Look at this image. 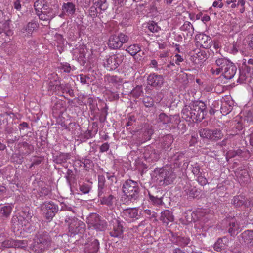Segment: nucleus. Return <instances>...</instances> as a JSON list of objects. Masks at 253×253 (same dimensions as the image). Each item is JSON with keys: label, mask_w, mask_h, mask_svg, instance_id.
<instances>
[{"label": "nucleus", "mask_w": 253, "mask_h": 253, "mask_svg": "<svg viewBox=\"0 0 253 253\" xmlns=\"http://www.w3.org/2000/svg\"><path fill=\"white\" fill-rule=\"evenodd\" d=\"M239 49V45L237 43L234 42L230 47L229 52L231 53L235 54L237 52Z\"/></svg>", "instance_id": "nucleus-47"}, {"label": "nucleus", "mask_w": 253, "mask_h": 253, "mask_svg": "<svg viewBox=\"0 0 253 253\" xmlns=\"http://www.w3.org/2000/svg\"><path fill=\"white\" fill-rule=\"evenodd\" d=\"M221 1L222 0H215L212 4V6L214 8H222L223 6V4Z\"/></svg>", "instance_id": "nucleus-53"}, {"label": "nucleus", "mask_w": 253, "mask_h": 253, "mask_svg": "<svg viewBox=\"0 0 253 253\" xmlns=\"http://www.w3.org/2000/svg\"><path fill=\"white\" fill-rule=\"evenodd\" d=\"M42 210L48 219L52 218L58 211L57 206L50 202H45L42 206Z\"/></svg>", "instance_id": "nucleus-14"}, {"label": "nucleus", "mask_w": 253, "mask_h": 253, "mask_svg": "<svg viewBox=\"0 0 253 253\" xmlns=\"http://www.w3.org/2000/svg\"><path fill=\"white\" fill-rule=\"evenodd\" d=\"M124 59L122 55L113 54L106 57L104 62V66L108 70H114L122 63Z\"/></svg>", "instance_id": "nucleus-10"}, {"label": "nucleus", "mask_w": 253, "mask_h": 253, "mask_svg": "<svg viewBox=\"0 0 253 253\" xmlns=\"http://www.w3.org/2000/svg\"><path fill=\"white\" fill-rule=\"evenodd\" d=\"M195 41L198 46H200L205 49L210 48L212 43L211 38L204 33L197 34L195 36Z\"/></svg>", "instance_id": "nucleus-12"}, {"label": "nucleus", "mask_w": 253, "mask_h": 253, "mask_svg": "<svg viewBox=\"0 0 253 253\" xmlns=\"http://www.w3.org/2000/svg\"><path fill=\"white\" fill-rule=\"evenodd\" d=\"M141 50V47L138 44H133L128 46L126 51L130 55L134 56Z\"/></svg>", "instance_id": "nucleus-35"}, {"label": "nucleus", "mask_w": 253, "mask_h": 253, "mask_svg": "<svg viewBox=\"0 0 253 253\" xmlns=\"http://www.w3.org/2000/svg\"><path fill=\"white\" fill-rule=\"evenodd\" d=\"M37 28V24L35 22H29L24 27V30L28 33H31L33 30Z\"/></svg>", "instance_id": "nucleus-39"}, {"label": "nucleus", "mask_w": 253, "mask_h": 253, "mask_svg": "<svg viewBox=\"0 0 253 253\" xmlns=\"http://www.w3.org/2000/svg\"><path fill=\"white\" fill-rule=\"evenodd\" d=\"M12 241L6 240L3 242L1 244L2 247L9 248L13 246Z\"/></svg>", "instance_id": "nucleus-52"}, {"label": "nucleus", "mask_w": 253, "mask_h": 253, "mask_svg": "<svg viewBox=\"0 0 253 253\" xmlns=\"http://www.w3.org/2000/svg\"><path fill=\"white\" fill-rule=\"evenodd\" d=\"M14 7L16 10H20L21 9V4L19 0H16L14 1Z\"/></svg>", "instance_id": "nucleus-58"}, {"label": "nucleus", "mask_w": 253, "mask_h": 253, "mask_svg": "<svg viewBox=\"0 0 253 253\" xmlns=\"http://www.w3.org/2000/svg\"><path fill=\"white\" fill-rule=\"evenodd\" d=\"M49 81L48 83L49 89L53 91H56L57 90L63 89V86H66L68 88L69 84H61L58 80V76L57 74L53 73L50 75L49 77Z\"/></svg>", "instance_id": "nucleus-13"}, {"label": "nucleus", "mask_w": 253, "mask_h": 253, "mask_svg": "<svg viewBox=\"0 0 253 253\" xmlns=\"http://www.w3.org/2000/svg\"><path fill=\"white\" fill-rule=\"evenodd\" d=\"M110 224V236L116 238L121 237L123 232L121 222L118 218H114L111 220Z\"/></svg>", "instance_id": "nucleus-11"}, {"label": "nucleus", "mask_w": 253, "mask_h": 253, "mask_svg": "<svg viewBox=\"0 0 253 253\" xmlns=\"http://www.w3.org/2000/svg\"><path fill=\"white\" fill-rule=\"evenodd\" d=\"M123 192L127 197L136 199L139 192L137 182L132 180L126 181L123 185Z\"/></svg>", "instance_id": "nucleus-7"}, {"label": "nucleus", "mask_w": 253, "mask_h": 253, "mask_svg": "<svg viewBox=\"0 0 253 253\" xmlns=\"http://www.w3.org/2000/svg\"><path fill=\"white\" fill-rule=\"evenodd\" d=\"M190 239L187 237H182L179 239L180 244L181 245L186 246L190 242Z\"/></svg>", "instance_id": "nucleus-49"}, {"label": "nucleus", "mask_w": 253, "mask_h": 253, "mask_svg": "<svg viewBox=\"0 0 253 253\" xmlns=\"http://www.w3.org/2000/svg\"><path fill=\"white\" fill-rule=\"evenodd\" d=\"M227 3L232 9L240 7L241 13H243L245 11V0H231L227 1Z\"/></svg>", "instance_id": "nucleus-25"}, {"label": "nucleus", "mask_w": 253, "mask_h": 253, "mask_svg": "<svg viewBox=\"0 0 253 253\" xmlns=\"http://www.w3.org/2000/svg\"><path fill=\"white\" fill-rule=\"evenodd\" d=\"M60 69L64 72L69 73L71 70V67L70 64L67 63L62 64L60 67Z\"/></svg>", "instance_id": "nucleus-45"}, {"label": "nucleus", "mask_w": 253, "mask_h": 253, "mask_svg": "<svg viewBox=\"0 0 253 253\" xmlns=\"http://www.w3.org/2000/svg\"><path fill=\"white\" fill-rule=\"evenodd\" d=\"M99 247V243L97 239H92L91 241L85 244V252L87 253L96 252Z\"/></svg>", "instance_id": "nucleus-23"}, {"label": "nucleus", "mask_w": 253, "mask_h": 253, "mask_svg": "<svg viewBox=\"0 0 253 253\" xmlns=\"http://www.w3.org/2000/svg\"><path fill=\"white\" fill-rule=\"evenodd\" d=\"M241 231V224L236 218H232L229 222L228 232L231 236L238 234Z\"/></svg>", "instance_id": "nucleus-18"}, {"label": "nucleus", "mask_w": 253, "mask_h": 253, "mask_svg": "<svg viewBox=\"0 0 253 253\" xmlns=\"http://www.w3.org/2000/svg\"><path fill=\"white\" fill-rule=\"evenodd\" d=\"M86 222L90 227H92L96 230L103 231L106 227V222L101 220L99 216L96 213L91 214L87 217Z\"/></svg>", "instance_id": "nucleus-9"}, {"label": "nucleus", "mask_w": 253, "mask_h": 253, "mask_svg": "<svg viewBox=\"0 0 253 253\" xmlns=\"http://www.w3.org/2000/svg\"><path fill=\"white\" fill-rule=\"evenodd\" d=\"M97 7L94 5L91 6L89 9V12L91 16H95L97 13Z\"/></svg>", "instance_id": "nucleus-54"}, {"label": "nucleus", "mask_w": 253, "mask_h": 253, "mask_svg": "<svg viewBox=\"0 0 253 253\" xmlns=\"http://www.w3.org/2000/svg\"><path fill=\"white\" fill-rule=\"evenodd\" d=\"M212 131V134H211V140L216 141L219 139H221L222 138L223 135L220 130L216 129Z\"/></svg>", "instance_id": "nucleus-37"}, {"label": "nucleus", "mask_w": 253, "mask_h": 253, "mask_svg": "<svg viewBox=\"0 0 253 253\" xmlns=\"http://www.w3.org/2000/svg\"><path fill=\"white\" fill-rule=\"evenodd\" d=\"M197 180L201 185H205L208 183L207 179L201 174L197 176Z\"/></svg>", "instance_id": "nucleus-43"}, {"label": "nucleus", "mask_w": 253, "mask_h": 253, "mask_svg": "<svg viewBox=\"0 0 253 253\" xmlns=\"http://www.w3.org/2000/svg\"><path fill=\"white\" fill-rule=\"evenodd\" d=\"M231 61L227 58L221 57L217 59L215 61L216 65L219 67L222 70H223L225 67L229 64Z\"/></svg>", "instance_id": "nucleus-33"}, {"label": "nucleus", "mask_w": 253, "mask_h": 253, "mask_svg": "<svg viewBox=\"0 0 253 253\" xmlns=\"http://www.w3.org/2000/svg\"><path fill=\"white\" fill-rule=\"evenodd\" d=\"M145 159L150 161H156L159 158V154L156 150L148 148L144 153Z\"/></svg>", "instance_id": "nucleus-24"}, {"label": "nucleus", "mask_w": 253, "mask_h": 253, "mask_svg": "<svg viewBox=\"0 0 253 253\" xmlns=\"http://www.w3.org/2000/svg\"><path fill=\"white\" fill-rule=\"evenodd\" d=\"M123 216L127 221L131 222L138 218V210L135 208L126 209L123 212Z\"/></svg>", "instance_id": "nucleus-17"}, {"label": "nucleus", "mask_w": 253, "mask_h": 253, "mask_svg": "<svg viewBox=\"0 0 253 253\" xmlns=\"http://www.w3.org/2000/svg\"><path fill=\"white\" fill-rule=\"evenodd\" d=\"M142 92V87L137 86L132 90L131 94L135 98H138L141 95Z\"/></svg>", "instance_id": "nucleus-38"}, {"label": "nucleus", "mask_w": 253, "mask_h": 253, "mask_svg": "<svg viewBox=\"0 0 253 253\" xmlns=\"http://www.w3.org/2000/svg\"><path fill=\"white\" fill-rule=\"evenodd\" d=\"M192 172L196 176L201 174L200 166L197 164H195L193 167Z\"/></svg>", "instance_id": "nucleus-46"}, {"label": "nucleus", "mask_w": 253, "mask_h": 253, "mask_svg": "<svg viewBox=\"0 0 253 253\" xmlns=\"http://www.w3.org/2000/svg\"><path fill=\"white\" fill-rule=\"evenodd\" d=\"M77 79L80 81L83 84H84L86 83V77L85 75L83 74L80 75L79 77L77 78Z\"/></svg>", "instance_id": "nucleus-55"}, {"label": "nucleus", "mask_w": 253, "mask_h": 253, "mask_svg": "<svg viewBox=\"0 0 253 253\" xmlns=\"http://www.w3.org/2000/svg\"><path fill=\"white\" fill-rule=\"evenodd\" d=\"M236 71V66L233 63L230 62V63L227 65L224 68L223 71V76L226 79H230L234 76Z\"/></svg>", "instance_id": "nucleus-21"}, {"label": "nucleus", "mask_w": 253, "mask_h": 253, "mask_svg": "<svg viewBox=\"0 0 253 253\" xmlns=\"http://www.w3.org/2000/svg\"><path fill=\"white\" fill-rule=\"evenodd\" d=\"M150 201L155 205H161L162 203L161 198L155 197L153 196H150Z\"/></svg>", "instance_id": "nucleus-44"}, {"label": "nucleus", "mask_w": 253, "mask_h": 253, "mask_svg": "<svg viewBox=\"0 0 253 253\" xmlns=\"http://www.w3.org/2000/svg\"><path fill=\"white\" fill-rule=\"evenodd\" d=\"M173 219L172 213L170 211L165 210L161 212L160 220L164 223L168 224L169 222H172Z\"/></svg>", "instance_id": "nucleus-27"}, {"label": "nucleus", "mask_w": 253, "mask_h": 253, "mask_svg": "<svg viewBox=\"0 0 253 253\" xmlns=\"http://www.w3.org/2000/svg\"><path fill=\"white\" fill-rule=\"evenodd\" d=\"M69 87H70L69 85L68 88H67L66 86H63V88H64V90L63 89H61V90H63V92L68 91L69 94L70 95H71L73 93V90L69 89Z\"/></svg>", "instance_id": "nucleus-62"}, {"label": "nucleus", "mask_w": 253, "mask_h": 253, "mask_svg": "<svg viewBox=\"0 0 253 253\" xmlns=\"http://www.w3.org/2000/svg\"><path fill=\"white\" fill-rule=\"evenodd\" d=\"M173 60L175 61V63L178 65H179L180 62L183 61V59L181 56L178 54H176L174 55Z\"/></svg>", "instance_id": "nucleus-48"}, {"label": "nucleus", "mask_w": 253, "mask_h": 253, "mask_svg": "<svg viewBox=\"0 0 253 253\" xmlns=\"http://www.w3.org/2000/svg\"><path fill=\"white\" fill-rule=\"evenodd\" d=\"M80 191L84 194H86L89 191V187L86 185H82L80 187Z\"/></svg>", "instance_id": "nucleus-50"}, {"label": "nucleus", "mask_w": 253, "mask_h": 253, "mask_svg": "<svg viewBox=\"0 0 253 253\" xmlns=\"http://www.w3.org/2000/svg\"><path fill=\"white\" fill-rule=\"evenodd\" d=\"M110 146L108 143H103L100 147V151L101 152H105L108 150Z\"/></svg>", "instance_id": "nucleus-51"}, {"label": "nucleus", "mask_w": 253, "mask_h": 253, "mask_svg": "<svg viewBox=\"0 0 253 253\" xmlns=\"http://www.w3.org/2000/svg\"><path fill=\"white\" fill-rule=\"evenodd\" d=\"M32 216L30 213L24 217L22 215H15L12 217L11 222L14 231H20V232H29L32 229L31 226Z\"/></svg>", "instance_id": "nucleus-3"}, {"label": "nucleus", "mask_w": 253, "mask_h": 253, "mask_svg": "<svg viewBox=\"0 0 253 253\" xmlns=\"http://www.w3.org/2000/svg\"><path fill=\"white\" fill-rule=\"evenodd\" d=\"M150 67L152 68H157L158 62L157 61L154 59L151 61L150 64Z\"/></svg>", "instance_id": "nucleus-59"}, {"label": "nucleus", "mask_w": 253, "mask_h": 253, "mask_svg": "<svg viewBox=\"0 0 253 253\" xmlns=\"http://www.w3.org/2000/svg\"><path fill=\"white\" fill-rule=\"evenodd\" d=\"M232 203L236 207H240L243 205L245 207L253 206V200L247 202L245 201V198L243 195L235 196L232 200Z\"/></svg>", "instance_id": "nucleus-20"}, {"label": "nucleus", "mask_w": 253, "mask_h": 253, "mask_svg": "<svg viewBox=\"0 0 253 253\" xmlns=\"http://www.w3.org/2000/svg\"><path fill=\"white\" fill-rule=\"evenodd\" d=\"M34 7L39 18L43 21H48L55 16L52 9L45 4L43 0H38L34 3Z\"/></svg>", "instance_id": "nucleus-4"}, {"label": "nucleus", "mask_w": 253, "mask_h": 253, "mask_svg": "<svg viewBox=\"0 0 253 253\" xmlns=\"http://www.w3.org/2000/svg\"><path fill=\"white\" fill-rule=\"evenodd\" d=\"M241 236L244 242L246 244H252L253 243V231H245L242 234Z\"/></svg>", "instance_id": "nucleus-29"}, {"label": "nucleus", "mask_w": 253, "mask_h": 253, "mask_svg": "<svg viewBox=\"0 0 253 253\" xmlns=\"http://www.w3.org/2000/svg\"><path fill=\"white\" fill-rule=\"evenodd\" d=\"M12 206L7 205L0 207V214L1 216L7 217L9 216L12 211Z\"/></svg>", "instance_id": "nucleus-31"}, {"label": "nucleus", "mask_w": 253, "mask_h": 253, "mask_svg": "<svg viewBox=\"0 0 253 253\" xmlns=\"http://www.w3.org/2000/svg\"><path fill=\"white\" fill-rule=\"evenodd\" d=\"M206 106L201 101H196L185 105L182 110V116L188 122L201 121L206 114Z\"/></svg>", "instance_id": "nucleus-1"}, {"label": "nucleus", "mask_w": 253, "mask_h": 253, "mask_svg": "<svg viewBox=\"0 0 253 253\" xmlns=\"http://www.w3.org/2000/svg\"><path fill=\"white\" fill-rule=\"evenodd\" d=\"M196 56H195V57L197 58H200L201 60H202V58L201 57V56H203L204 58V54L202 51H198L196 53Z\"/></svg>", "instance_id": "nucleus-61"}, {"label": "nucleus", "mask_w": 253, "mask_h": 253, "mask_svg": "<svg viewBox=\"0 0 253 253\" xmlns=\"http://www.w3.org/2000/svg\"><path fill=\"white\" fill-rule=\"evenodd\" d=\"M62 9L65 14L72 15L75 11V6L71 2L64 3L62 5Z\"/></svg>", "instance_id": "nucleus-28"}, {"label": "nucleus", "mask_w": 253, "mask_h": 253, "mask_svg": "<svg viewBox=\"0 0 253 253\" xmlns=\"http://www.w3.org/2000/svg\"><path fill=\"white\" fill-rule=\"evenodd\" d=\"M236 176L240 183H246L250 181L248 171L247 170H242L237 172Z\"/></svg>", "instance_id": "nucleus-26"}, {"label": "nucleus", "mask_w": 253, "mask_h": 253, "mask_svg": "<svg viewBox=\"0 0 253 253\" xmlns=\"http://www.w3.org/2000/svg\"><path fill=\"white\" fill-rule=\"evenodd\" d=\"M55 40L57 41L58 46H62L64 45L65 40L62 35L56 34L54 36Z\"/></svg>", "instance_id": "nucleus-42"}, {"label": "nucleus", "mask_w": 253, "mask_h": 253, "mask_svg": "<svg viewBox=\"0 0 253 253\" xmlns=\"http://www.w3.org/2000/svg\"><path fill=\"white\" fill-rule=\"evenodd\" d=\"M87 52V49L84 45L80 46L76 48L73 52L75 58H76L81 64H84L85 63V55Z\"/></svg>", "instance_id": "nucleus-16"}, {"label": "nucleus", "mask_w": 253, "mask_h": 253, "mask_svg": "<svg viewBox=\"0 0 253 253\" xmlns=\"http://www.w3.org/2000/svg\"><path fill=\"white\" fill-rule=\"evenodd\" d=\"M148 28L150 31L155 33L157 32L160 30V27L158 26L156 23L151 22L148 24Z\"/></svg>", "instance_id": "nucleus-41"}, {"label": "nucleus", "mask_w": 253, "mask_h": 253, "mask_svg": "<svg viewBox=\"0 0 253 253\" xmlns=\"http://www.w3.org/2000/svg\"><path fill=\"white\" fill-rule=\"evenodd\" d=\"M205 210L203 209H199L193 211L191 214L193 220L196 222L197 220L202 219L205 215Z\"/></svg>", "instance_id": "nucleus-32"}, {"label": "nucleus", "mask_w": 253, "mask_h": 253, "mask_svg": "<svg viewBox=\"0 0 253 253\" xmlns=\"http://www.w3.org/2000/svg\"><path fill=\"white\" fill-rule=\"evenodd\" d=\"M231 241V239L226 237L218 239L214 245V249L217 252L225 250L229 247Z\"/></svg>", "instance_id": "nucleus-19"}, {"label": "nucleus", "mask_w": 253, "mask_h": 253, "mask_svg": "<svg viewBox=\"0 0 253 253\" xmlns=\"http://www.w3.org/2000/svg\"><path fill=\"white\" fill-rule=\"evenodd\" d=\"M154 176L157 183L160 185H169L176 177V174L169 167L156 169L154 171Z\"/></svg>", "instance_id": "nucleus-2"}, {"label": "nucleus", "mask_w": 253, "mask_h": 253, "mask_svg": "<svg viewBox=\"0 0 253 253\" xmlns=\"http://www.w3.org/2000/svg\"><path fill=\"white\" fill-rule=\"evenodd\" d=\"M65 224L71 236L83 232L85 229L84 223L75 217H66Z\"/></svg>", "instance_id": "nucleus-6"}, {"label": "nucleus", "mask_w": 253, "mask_h": 253, "mask_svg": "<svg viewBox=\"0 0 253 253\" xmlns=\"http://www.w3.org/2000/svg\"><path fill=\"white\" fill-rule=\"evenodd\" d=\"M164 79L162 75L156 73L150 74L147 78V83L150 85L156 87H160L164 83Z\"/></svg>", "instance_id": "nucleus-15"}, {"label": "nucleus", "mask_w": 253, "mask_h": 253, "mask_svg": "<svg viewBox=\"0 0 253 253\" xmlns=\"http://www.w3.org/2000/svg\"><path fill=\"white\" fill-rule=\"evenodd\" d=\"M252 112L251 111H250L248 113V115L247 116V120L248 122H253V115H252Z\"/></svg>", "instance_id": "nucleus-57"}, {"label": "nucleus", "mask_w": 253, "mask_h": 253, "mask_svg": "<svg viewBox=\"0 0 253 253\" xmlns=\"http://www.w3.org/2000/svg\"><path fill=\"white\" fill-rule=\"evenodd\" d=\"M194 190L195 189L194 188H191V189L189 191V192H187L186 193L190 196L193 197L194 196Z\"/></svg>", "instance_id": "nucleus-64"}, {"label": "nucleus", "mask_w": 253, "mask_h": 253, "mask_svg": "<svg viewBox=\"0 0 253 253\" xmlns=\"http://www.w3.org/2000/svg\"><path fill=\"white\" fill-rule=\"evenodd\" d=\"M180 28L182 31H189L190 33H193L194 30L193 25L190 22L187 21L185 22Z\"/></svg>", "instance_id": "nucleus-40"}, {"label": "nucleus", "mask_w": 253, "mask_h": 253, "mask_svg": "<svg viewBox=\"0 0 253 253\" xmlns=\"http://www.w3.org/2000/svg\"><path fill=\"white\" fill-rule=\"evenodd\" d=\"M115 201L116 198L112 195L104 196L100 200L102 204L106 205L109 207L112 206Z\"/></svg>", "instance_id": "nucleus-30"}, {"label": "nucleus", "mask_w": 253, "mask_h": 253, "mask_svg": "<svg viewBox=\"0 0 253 253\" xmlns=\"http://www.w3.org/2000/svg\"><path fill=\"white\" fill-rule=\"evenodd\" d=\"M210 16L206 14L202 15V17H201L202 21L205 23L209 21L210 20Z\"/></svg>", "instance_id": "nucleus-60"}, {"label": "nucleus", "mask_w": 253, "mask_h": 253, "mask_svg": "<svg viewBox=\"0 0 253 253\" xmlns=\"http://www.w3.org/2000/svg\"><path fill=\"white\" fill-rule=\"evenodd\" d=\"M93 4L103 11H105L108 8L106 0H94Z\"/></svg>", "instance_id": "nucleus-34"}, {"label": "nucleus", "mask_w": 253, "mask_h": 253, "mask_svg": "<svg viewBox=\"0 0 253 253\" xmlns=\"http://www.w3.org/2000/svg\"><path fill=\"white\" fill-rule=\"evenodd\" d=\"M211 134H212V131L207 129H203L200 131L201 137L210 140H211Z\"/></svg>", "instance_id": "nucleus-36"}, {"label": "nucleus", "mask_w": 253, "mask_h": 253, "mask_svg": "<svg viewBox=\"0 0 253 253\" xmlns=\"http://www.w3.org/2000/svg\"><path fill=\"white\" fill-rule=\"evenodd\" d=\"M128 39V37L123 33H120L118 35H111L109 39L108 45L111 49H119L124 43L127 42Z\"/></svg>", "instance_id": "nucleus-8"}, {"label": "nucleus", "mask_w": 253, "mask_h": 253, "mask_svg": "<svg viewBox=\"0 0 253 253\" xmlns=\"http://www.w3.org/2000/svg\"><path fill=\"white\" fill-rule=\"evenodd\" d=\"M50 245V239L47 235L37 236L30 245V249L33 253H40L47 250Z\"/></svg>", "instance_id": "nucleus-5"}, {"label": "nucleus", "mask_w": 253, "mask_h": 253, "mask_svg": "<svg viewBox=\"0 0 253 253\" xmlns=\"http://www.w3.org/2000/svg\"><path fill=\"white\" fill-rule=\"evenodd\" d=\"M175 66V65L174 64V63L173 62H170L169 64H168L167 65V67H166V70H168V71H169V69H171V70H173V67Z\"/></svg>", "instance_id": "nucleus-63"}, {"label": "nucleus", "mask_w": 253, "mask_h": 253, "mask_svg": "<svg viewBox=\"0 0 253 253\" xmlns=\"http://www.w3.org/2000/svg\"><path fill=\"white\" fill-rule=\"evenodd\" d=\"M159 120L160 122L162 123L163 124H177L179 120L178 119V116L176 115L168 116L165 113H161L159 116Z\"/></svg>", "instance_id": "nucleus-22"}, {"label": "nucleus", "mask_w": 253, "mask_h": 253, "mask_svg": "<svg viewBox=\"0 0 253 253\" xmlns=\"http://www.w3.org/2000/svg\"><path fill=\"white\" fill-rule=\"evenodd\" d=\"M221 69L220 68H214L213 67H212L211 69V72L213 74V75H218L221 72Z\"/></svg>", "instance_id": "nucleus-56"}]
</instances>
